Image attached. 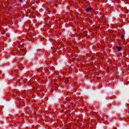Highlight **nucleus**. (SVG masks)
<instances>
[{"mask_svg": "<svg viewBox=\"0 0 129 129\" xmlns=\"http://www.w3.org/2000/svg\"><path fill=\"white\" fill-rule=\"evenodd\" d=\"M23 49L21 48V49H20L19 52L20 53H22V54H23Z\"/></svg>", "mask_w": 129, "mask_h": 129, "instance_id": "4", "label": "nucleus"}, {"mask_svg": "<svg viewBox=\"0 0 129 129\" xmlns=\"http://www.w3.org/2000/svg\"><path fill=\"white\" fill-rule=\"evenodd\" d=\"M92 11V8H88L86 9V12H88L89 13V12H91Z\"/></svg>", "mask_w": 129, "mask_h": 129, "instance_id": "1", "label": "nucleus"}, {"mask_svg": "<svg viewBox=\"0 0 129 129\" xmlns=\"http://www.w3.org/2000/svg\"><path fill=\"white\" fill-rule=\"evenodd\" d=\"M121 38L122 39H123V38H124V35H121Z\"/></svg>", "mask_w": 129, "mask_h": 129, "instance_id": "5", "label": "nucleus"}, {"mask_svg": "<svg viewBox=\"0 0 129 129\" xmlns=\"http://www.w3.org/2000/svg\"><path fill=\"white\" fill-rule=\"evenodd\" d=\"M26 52H27V51L26 50V49H23V51L22 54L23 55H24L25 53H26Z\"/></svg>", "mask_w": 129, "mask_h": 129, "instance_id": "3", "label": "nucleus"}, {"mask_svg": "<svg viewBox=\"0 0 129 129\" xmlns=\"http://www.w3.org/2000/svg\"><path fill=\"white\" fill-rule=\"evenodd\" d=\"M19 2H23V0H19Z\"/></svg>", "mask_w": 129, "mask_h": 129, "instance_id": "7", "label": "nucleus"}, {"mask_svg": "<svg viewBox=\"0 0 129 129\" xmlns=\"http://www.w3.org/2000/svg\"><path fill=\"white\" fill-rule=\"evenodd\" d=\"M9 9H10V10H11L12 9H13V6H10Z\"/></svg>", "mask_w": 129, "mask_h": 129, "instance_id": "6", "label": "nucleus"}, {"mask_svg": "<svg viewBox=\"0 0 129 129\" xmlns=\"http://www.w3.org/2000/svg\"><path fill=\"white\" fill-rule=\"evenodd\" d=\"M114 129H117L116 127H115L114 128Z\"/></svg>", "mask_w": 129, "mask_h": 129, "instance_id": "8", "label": "nucleus"}, {"mask_svg": "<svg viewBox=\"0 0 129 129\" xmlns=\"http://www.w3.org/2000/svg\"><path fill=\"white\" fill-rule=\"evenodd\" d=\"M117 50L118 51H120L121 50V47H120V46H117Z\"/></svg>", "mask_w": 129, "mask_h": 129, "instance_id": "2", "label": "nucleus"}]
</instances>
